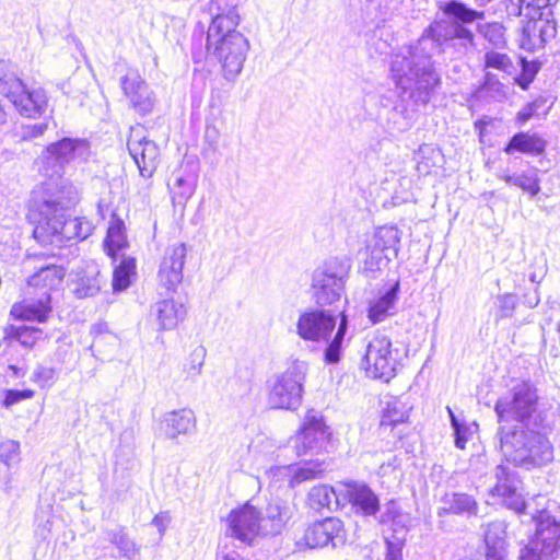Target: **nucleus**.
Masks as SVG:
<instances>
[{
	"instance_id": "1",
	"label": "nucleus",
	"mask_w": 560,
	"mask_h": 560,
	"mask_svg": "<svg viewBox=\"0 0 560 560\" xmlns=\"http://www.w3.org/2000/svg\"><path fill=\"white\" fill-rule=\"evenodd\" d=\"M439 9L452 22L435 21L412 45L402 47L392 56L390 77L399 91V102L390 109L387 124L394 131L404 132L417 119L418 106H424L441 84L432 56L453 47L466 54L475 47V35L466 24L485 19V12L464 2H441Z\"/></svg>"
},
{
	"instance_id": "2",
	"label": "nucleus",
	"mask_w": 560,
	"mask_h": 560,
	"mask_svg": "<svg viewBox=\"0 0 560 560\" xmlns=\"http://www.w3.org/2000/svg\"><path fill=\"white\" fill-rule=\"evenodd\" d=\"M74 202L63 190L51 189V180L43 184L34 199L31 218L35 223L34 237L43 245L62 247L72 240L83 241L93 231L85 218H70L68 210Z\"/></svg>"
},
{
	"instance_id": "3",
	"label": "nucleus",
	"mask_w": 560,
	"mask_h": 560,
	"mask_svg": "<svg viewBox=\"0 0 560 560\" xmlns=\"http://www.w3.org/2000/svg\"><path fill=\"white\" fill-rule=\"evenodd\" d=\"M542 427L501 425L498 430L500 450L506 462L527 469L552 460L553 448L540 432Z\"/></svg>"
},
{
	"instance_id": "4",
	"label": "nucleus",
	"mask_w": 560,
	"mask_h": 560,
	"mask_svg": "<svg viewBox=\"0 0 560 560\" xmlns=\"http://www.w3.org/2000/svg\"><path fill=\"white\" fill-rule=\"evenodd\" d=\"M494 411L499 422L544 427L545 416L539 410L538 388L530 381L515 382L498 398Z\"/></svg>"
},
{
	"instance_id": "5",
	"label": "nucleus",
	"mask_w": 560,
	"mask_h": 560,
	"mask_svg": "<svg viewBox=\"0 0 560 560\" xmlns=\"http://www.w3.org/2000/svg\"><path fill=\"white\" fill-rule=\"evenodd\" d=\"M207 50L221 65L224 79L234 81L242 72L249 42L236 28L217 31V26L209 27Z\"/></svg>"
},
{
	"instance_id": "6",
	"label": "nucleus",
	"mask_w": 560,
	"mask_h": 560,
	"mask_svg": "<svg viewBox=\"0 0 560 560\" xmlns=\"http://www.w3.org/2000/svg\"><path fill=\"white\" fill-rule=\"evenodd\" d=\"M307 364L292 362L284 371L273 374L267 382L268 404L271 408L295 410L302 404Z\"/></svg>"
},
{
	"instance_id": "7",
	"label": "nucleus",
	"mask_w": 560,
	"mask_h": 560,
	"mask_svg": "<svg viewBox=\"0 0 560 560\" xmlns=\"http://www.w3.org/2000/svg\"><path fill=\"white\" fill-rule=\"evenodd\" d=\"M401 360V350L393 345L392 339L386 335L376 334L366 345L361 366L366 376L388 382L396 375Z\"/></svg>"
},
{
	"instance_id": "8",
	"label": "nucleus",
	"mask_w": 560,
	"mask_h": 560,
	"mask_svg": "<svg viewBox=\"0 0 560 560\" xmlns=\"http://www.w3.org/2000/svg\"><path fill=\"white\" fill-rule=\"evenodd\" d=\"M533 518L536 533L523 549L520 560H553L560 549V522L546 510L539 511Z\"/></svg>"
},
{
	"instance_id": "9",
	"label": "nucleus",
	"mask_w": 560,
	"mask_h": 560,
	"mask_svg": "<svg viewBox=\"0 0 560 560\" xmlns=\"http://www.w3.org/2000/svg\"><path fill=\"white\" fill-rule=\"evenodd\" d=\"M0 94L9 98L22 116L28 118L42 116L48 107V96L43 88L27 89L13 73L0 78Z\"/></svg>"
},
{
	"instance_id": "10",
	"label": "nucleus",
	"mask_w": 560,
	"mask_h": 560,
	"mask_svg": "<svg viewBox=\"0 0 560 560\" xmlns=\"http://www.w3.org/2000/svg\"><path fill=\"white\" fill-rule=\"evenodd\" d=\"M91 156V145L86 139L63 138L46 147L40 155V161L46 170L54 168L52 174H59L60 170L70 163H83Z\"/></svg>"
},
{
	"instance_id": "11",
	"label": "nucleus",
	"mask_w": 560,
	"mask_h": 560,
	"mask_svg": "<svg viewBox=\"0 0 560 560\" xmlns=\"http://www.w3.org/2000/svg\"><path fill=\"white\" fill-rule=\"evenodd\" d=\"M329 436L330 432L322 418L308 413L301 431L290 439V445L298 456L313 455L326 450Z\"/></svg>"
},
{
	"instance_id": "12",
	"label": "nucleus",
	"mask_w": 560,
	"mask_h": 560,
	"mask_svg": "<svg viewBox=\"0 0 560 560\" xmlns=\"http://www.w3.org/2000/svg\"><path fill=\"white\" fill-rule=\"evenodd\" d=\"M346 541L343 523L337 517H327L310 524L298 539L299 546L323 548L328 545L337 547Z\"/></svg>"
},
{
	"instance_id": "13",
	"label": "nucleus",
	"mask_w": 560,
	"mask_h": 560,
	"mask_svg": "<svg viewBox=\"0 0 560 560\" xmlns=\"http://www.w3.org/2000/svg\"><path fill=\"white\" fill-rule=\"evenodd\" d=\"M399 243L400 232L396 226L376 229L366 247V254L369 255L364 260L366 269H380L392 259V256L396 257Z\"/></svg>"
},
{
	"instance_id": "14",
	"label": "nucleus",
	"mask_w": 560,
	"mask_h": 560,
	"mask_svg": "<svg viewBox=\"0 0 560 560\" xmlns=\"http://www.w3.org/2000/svg\"><path fill=\"white\" fill-rule=\"evenodd\" d=\"M343 294L342 271H337L331 262L317 268L312 277V296L319 306L340 301Z\"/></svg>"
},
{
	"instance_id": "15",
	"label": "nucleus",
	"mask_w": 560,
	"mask_h": 560,
	"mask_svg": "<svg viewBox=\"0 0 560 560\" xmlns=\"http://www.w3.org/2000/svg\"><path fill=\"white\" fill-rule=\"evenodd\" d=\"M336 325L337 316L330 311L310 310L299 316L296 334L306 341L327 342Z\"/></svg>"
},
{
	"instance_id": "16",
	"label": "nucleus",
	"mask_w": 560,
	"mask_h": 560,
	"mask_svg": "<svg viewBox=\"0 0 560 560\" xmlns=\"http://www.w3.org/2000/svg\"><path fill=\"white\" fill-rule=\"evenodd\" d=\"M127 147L138 166L140 175L143 178H150L158 166L160 156L159 147L154 141L147 139L141 126L130 129Z\"/></svg>"
},
{
	"instance_id": "17",
	"label": "nucleus",
	"mask_w": 560,
	"mask_h": 560,
	"mask_svg": "<svg viewBox=\"0 0 560 560\" xmlns=\"http://www.w3.org/2000/svg\"><path fill=\"white\" fill-rule=\"evenodd\" d=\"M228 534L245 545H250L257 535L262 534L259 512L249 503L233 510L228 516Z\"/></svg>"
},
{
	"instance_id": "18",
	"label": "nucleus",
	"mask_w": 560,
	"mask_h": 560,
	"mask_svg": "<svg viewBox=\"0 0 560 560\" xmlns=\"http://www.w3.org/2000/svg\"><path fill=\"white\" fill-rule=\"evenodd\" d=\"M187 248L184 243L168 246L161 259L158 279L167 291L174 292L183 280V269Z\"/></svg>"
},
{
	"instance_id": "19",
	"label": "nucleus",
	"mask_w": 560,
	"mask_h": 560,
	"mask_svg": "<svg viewBox=\"0 0 560 560\" xmlns=\"http://www.w3.org/2000/svg\"><path fill=\"white\" fill-rule=\"evenodd\" d=\"M120 86L131 107L138 114L147 115L152 112L155 104V95L138 72L129 71L124 75L120 79Z\"/></svg>"
},
{
	"instance_id": "20",
	"label": "nucleus",
	"mask_w": 560,
	"mask_h": 560,
	"mask_svg": "<svg viewBox=\"0 0 560 560\" xmlns=\"http://www.w3.org/2000/svg\"><path fill=\"white\" fill-rule=\"evenodd\" d=\"M497 483L493 488V493L500 495L504 500V504L521 514L525 511L526 503L523 497L517 492L520 480L514 474L503 466L499 465L495 468Z\"/></svg>"
},
{
	"instance_id": "21",
	"label": "nucleus",
	"mask_w": 560,
	"mask_h": 560,
	"mask_svg": "<svg viewBox=\"0 0 560 560\" xmlns=\"http://www.w3.org/2000/svg\"><path fill=\"white\" fill-rule=\"evenodd\" d=\"M187 311L183 303L173 298H165L156 301L151 306V317L158 326L159 331L172 330L186 317Z\"/></svg>"
},
{
	"instance_id": "22",
	"label": "nucleus",
	"mask_w": 560,
	"mask_h": 560,
	"mask_svg": "<svg viewBox=\"0 0 560 560\" xmlns=\"http://www.w3.org/2000/svg\"><path fill=\"white\" fill-rule=\"evenodd\" d=\"M400 283L395 281L387 288L378 291L377 295L369 302L368 317L373 324L384 322L397 312Z\"/></svg>"
},
{
	"instance_id": "23",
	"label": "nucleus",
	"mask_w": 560,
	"mask_h": 560,
	"mask_svg": "<svg viewBox=\"0 0 560 560\" xmlns=\"http://www.w3.org/2000/svg\"><path fill=\"white\" fill-rule=\"evenodd\" d=\"M51 310V295L42 293L38 298H28L13 304L10 313L18 319L44 323Z\"/></svg>"
},
{
	"instance_id": "24",
	"label": "nucleus",
	"mask_w": 560,
	"mask_h": 560,
	"mask_svg": "<svg viewBox=\"0 0 560 560\" xmlns=\"http://www.w3.org/2000/svg\"><path fill=\"white\" fill-rule=\"evenodd\" d=\"M293 511V505L282 500L270 502L264 514L259 512L262 535L280 534L292 517Z\"/></svg>"
},
{
	"instance_id": "25",
	"label": "nucleus",
	"mask_w": 560,
	"mask_h": 560,
	"mask_svg": "<svg viewBox=\"0 0 560 560\" xmlns=\"http://www.w3.org/2000/svg\"><path fill=\"white\" fill-rule=\"evenodd\" d=\"M198 183V175L195 172L178 170L173 173L168 189L174 207L185 209L188 200L194 196Z\"/></svg>"
},
{
	"instance_id": "26",
	"label": "nucleus",
	"mask_w": 560,
	"mask_h": 560,
	"mask_svg": "<svg viewBox=\"0 0 560 560\" xmlns=\"http://www.w3.org/2000/svg\"><path fill=\"white\" fill-rule=\"evenodd\" d=\"M208 10L212 18L209 27L217 26V31H231L238 25L237 0H210Z\"/></svg>"
},
{
	"instance_id": "27",
	"label": "nucleus",
	"mask_w": 560,
	"mask_h": 560,
	"mask_svg": "<svg viewBox=\"0 0 560 560\" xmlns=\"http://www.w3.org/2000/svg\"><path fill=\"white\" fill-rule=\"evenodd\" d=\"M441 506L438 510V515L445 514L464 515L467 517L477 516L479 505L476 499L465 492H450L445 493L441 499Z\"/></svg>"
},
{
	"instance_id": "28",
	"label": "nucleus",
	"mask_w": 560,
	"mask_h": 560,
	"mask_svg": "<svg viewBox=\"0 0 560 560\" xmlns=\"http://www.w3.org/2000/svg\"><path fill=\"white\" fill-rule=\"evenodd\" d=\"M347 495L355 511L365 516L374 515L380 509L377 495L364 483L349 482Z\"/></svg>"
},
{
	"instance_id": "29",
	"label": "nucleus",
	"mask_w": 560,
	"mask_h": 560,
	"mask_svg": "<svg viewBox=\"0 0 560 560\" xmlns=\"http://www.w3.org/2000/svg\"><path fill=\"white\" fill-rule=\"evenodd\" d=\"M65 270L60 266L54 264L39 267L38 271L28 278V287L34 288L37 294L42 293L50 295L52 291L59 289L65 278Z\"/></svg>"
},
{
	"instance_id": "30",
	"label": "nucleus",
	"mask_w": 560,
	"mask_h": 560,
	"mask_svg": "<svg viewBox=\"0 0 560 560\" xmlns=\"http://www.w3.org/2000/svg\"><path fill=\"white\" fill-rule=\"evenodd\" d=\"M196 425V417L190 409L168 412L162 420V430L170 440L188 434Z\"/></svg>"
},
{
	"instance_id": "31",
	"label": "nucleus",
	"mask_w": 560,
	"mask_h": 560,
	"mask_svg": "<svg viewBox=\"0 0 560 560\" xmlns=\"http://www.w3.org/2000/svg\"><path fill=\"white\" fill-rule=\"evenodd\" d=\"M546 141L537 133L517 132L515 133L503 151L506 154L521 152L530 155H540L546 149Z\"/></svg>"
},
{
	"instance_id": "32",
	"label": "nucleus",
	"mask_w": 560,
	"mask_h": 560,
	"mask_svg": "<svg viewBox=\"0 0 560 560\" xmlns=\"http://www.w3.org/2000/svg\"><path fill=\"white\" fill-rule=\"evenodd\" d=\"M97 276L95 268L77 272L71 279L73 294L79 299L94 296L100 291Z\"/></svg>"
},
{
	"instance_id": "33",
	"label": "nucleus",
	"mask_w": 560,
	"mask_h": 560,
	"mask_svg": "<svg viewBox=\"0 0 560 560\" xmlns=\"http://www.w3.org/2000/svg\"><path fill=\"white\" fill-rule=\"evenodd\" d=\"M338 504L336 492L332 487L327 485L314 486L307 494V504L315 511L331 509V504Z\"/></svg>"
},
{
	"instance_id": "34",
	"label": "nucleus",
	"mask_w": 560,
	"mask_h": 560,
	"mask_svg": "<svg viewBox=\"0 0 560 560\" xmlns=\"http://www.w3.org/2000/svg\"><path fill=\"white\" fill-rule=\"evenodd\" d=\"M284 469L292 472L289 477V487L295 488L304 481L318 478L325 470V467L322 462H308L293 469L290 467Z\"/></svg>"
},
{
	"instance_id": "35",
	"label": "nucleus",
	"mask_w": 560,
	"mask_h": 560,
	"mask_svg": "<svg viewBox=\"0 0 560 560\" xmlns=\"http://www.w3.org/2000/svg\"><path fill=\"white\" fill-rule=\"evenodd\" d=\"M408 406L396 397H392L384 408L381 427H394L408 418Z\"/></svg>"
},
{
	"instance_id": "36",
	"label": "nucleus",
	"mask_w": 560,
	"mask_h": 560,
	"mask_svg": "<svg viewBox=\"0 0 560 560\" xmlns=\"http://www.w3.org/2000/svg\"><path fill=\"white\" fill-rule=\"evenodd\" d=\"M347 329H348L347 317L343 314H341V319L337 327V331H336L334 338L328 342V345L325 349V352H324V358L327 363L335 364L340 361L342 346H343Z\"/></svg>"
},
{
	"instance_id": "37",
	"label": "nucleus",
	"mask_w": 560,
	"mask_h": 560,
	"mask_svg": "<svg viewBox=\"0 0 560 560\" xmlns=\"http://www.w3.org/2000/svg\"><path fill=\"white\" fill-rule=\"evenodd\" d=\"M485 68L494 69L505 75L516 73V66L508 54L489 50L485 54Z\"/></svg>"
},
{
	"instance_id": "38",
	"label": "nucleus",
	"mask_w": 560,
	"mask_h": 560,
	"mask_svg": "<svg viewBox=\"0 0 560 560\" xmlns=\"http://www.w3.org/2000/svg\"><path fill=\"white\" fill-rule=\"evenodd\" d=\"M477 31L493 48L501 49L505 47V27L501 23L478 24Z\"/></svg>"
},
{
	"instance_id": "39",
	"label": "nucleus",
	"mask_w": 560,
	"mask_h": 560,
	"mask_svg": "<svg viewBox=\"0 0 560 560\" xmlns=\"http://www.w3.org/2000/svg\"><path fill=\"white\" fill-rule=\"evenodd\" d=\"M136 260L131 257H125L115 268L113 275L114 291L126 290L130 285V277L135 273Z\"/></svg>"
},
{
	"instance_id": "40",
	"label": "nucleus",
	"mask_w": 560,
	"mask_h": 560,
	"mask_svg": "<svg viewBox=\"0 0 560 560\" xmlns=\"http://www.w3.org/2000/svg\"><path fill=\"white\" fill-rule=\"evenodd\" d=\"M206 359V349L201 346L196 347L189 354L187 362L183 366V372L187 378H196L201 374Z\"/></svg>"
},
{
	"instance_id": "41",
	"label": "nucleus",
	"mask_w": 560,
	"mask_h": 560,
	"mask_svg": "<svg viewBox=\"0 0 560 560\" xmlns=\"http://www.w3.org/2000/svg\"><path fill=\"white\" fill-rule=\"evenodd\" d=\"M479 92L492 100L502 101L506 96V86L493 73L487 72Z\"/></svg>"
},
{
	"instance_id": "42",
	"label": "nucleus",
	"mask_w": 560,
	"mask_h": 560,
	"mask_svg": "<svg viewBox=\"0 0 560 560\" xmlns=\"http://www.w3.org/2000/svg\"><path fill=\"white\" fill-rule=\"evenodd\" d=\"M506 526L501 521L488 524L485 532V542L487 547L505 548Z\"/></svg>"
},
{
	"instance_id": "43",
	"label": "nucleus",
	"mask_w": 560,
	"mask_h": 560,
	"mask_svg": "<svg viewBox=\"0 0 560 560\" xmlns=\"http://www.w3.org/2000/svg\"><path fill=\"white\" fill-rule=\"evenodd\" d=\"M40 334L39 329L26 325L11 327V336L24 347H32Z\"/></svg>"
},
{
	"instance_id": "44",
	"label": "nucleus",
	"mask_w": 560,
	"mask_h": 560,
	"mask_svg": "<svg viewBox=\"0 0 560 560\" xmlns=\"http://www.w3.org/2000/svg\"><path fill=\"white\" fill-rule=\"evenodd\" d=\"M527 33H539V37L544 38V45L556 36V25L548 20L529 21L526 24Z\"/></svg>"
},
{
	"instance_id": "45",
	"label": "nucleus",
	"mask_w": 560,
	"mask_h": 560,
	"mask_svg": "<svg viewBox=\"0 0 560 560\" xmlns=\"http://www.w3.org/2000/svg\"><path fill=\"white\" fill-rule=\"evenodd\" d=\"M112 542L119 549L120 553L128 559H133L138 553L136 544L122 532L114 533Z\"/></svg>"
},
{
	"instance_id": "46",
	"label": "nucleus",
	"mask_w": 560,
	"mask_h": 560,
	"mask_svg": "<svg viewBox=\"0 0 560 560\" xmlns=\"http://www.w3.org/2000/svg\"><path fill=\"white\" fill-rule=\"evenodd\" d=\"M515 186L528 192L532 197H535L540 191L539 178L536 172L533 174H517L515 178Z\"/></svg>"
},
{
	"instance_id": "47",
	"label": "nucleus",
	"mask_w": 560,
	"mask_h": 560,
	"mask_svg": "<svg viewBox=\"0 0 560 560\" xmlns=\"http://www.w3.org/2000/svg\"><path fill=\"white\" fill-rule=\"evenodd\" d=\"M20 444L16 441L8 440L0 444V460L7 466L19 459Z\"/></svg>"
},
{
	"instance_id": "48",
	"label": "nucleus",
	"mask_w": 560,
	"mask_h": 560,
	"mask_svg": "<svg viewBox=\"0 0 560 560\" xmlns=\"http://www.w3.org/2000/svg\"><path fill=\"white\" fill-rule=\"evenodd\" d=\"M521 65L522 75L517 80V83L522 89L526 90L537 74L539 66L536 62L527 61L526 59H521Z\"/></svg>"
},
{
	"instance_id": "49",
	"label": "nucleus",
	"mask_w": 560,
	"mask_h": 560,
	"mask_svg": "<svg viewBox=\"0 0 560 560\" xmlns=\"http://www.w3.org/2000/svg\"><path fill=\"white\" fill-rule=\"evenodd\" d=\"M520 45L523 49L534 51L540 47H544V38L539 37V33H527L526 25L523 27Z\"/></svg>"
},
{
	"instance_id": "50",
	"label": "nucleus",
	"mask_w": 560,
	"mask_h": 560,
	"mask_svg": "<svg viewBox=\"0 0 560 560\" xmlns=\"http://www.w3.org/2000/svg\"><path fill=\"white\" fill-rule=\"evenodd\" d=\"M498 301V316L501 318L510 317L512 316L515 306H516V299L513 294H502L497 298Z\"/></svg>"
},
{
	"instance_id": "51",
	"label": "nucleus",
	"mask_w": 560,
	"mask_h": 560,
	"mask_svg": "<svg viewBox=\"0 0 560 560\" xmlns=\"http://www.w3.org/2000/svg\"><path fill=\"white\" fill-rule=\"evenodd\" d=\"M404 538H394L390 539L388 537L385 538L386 542V555L385 560H402V548H404Z\"/></svg>"
},
{
	"instance_id": "52",
	"label": "nucleus",
	"mask_w": 560,
	"mask_h": 560,
	"mask_svg": "<svg viewBox=\"0 0 560 560\" xmlns=\"http://www.w3.org/2000/svg\"><path fill=\"white\" fill-rule=\"evenodd\" d=\"M48 125L46 122L26 125L22 127L21 137L23 140H32L44 135Z\"/></svg>"
},
{
	"instance_id": "53",
	"label": "nucleus",
	"mask_w": 560,
	"mask_h": 560,
	"mask_svg": "<svg viewBox=\"0 0 560 560\" xmlns=\"http://www.w3.org/2000/svg\"><path fill=\"white\" fill-rule=\"evenodd\" d=\"M32 396H33V392L28 390V389H26V390L10 389L5 394L3 404L5 407H10L21 400L28 399Z\"/></svg>"
},
{
	"instance_id": "54",
	"label": "nucleus",
	"mask_w": 560,
	"mask_h": 560,
	"mask_svg": "<svg viewBox=\"0 0 560 560\" xmlns=\"http://www.w3.org/2000/svg\"><path fill=\"white\" fill-rule=\"evenodd\" d=\"M34 375L43 386L52 383L56 376V370L50 366L39 365L36 368Z\"/></svg>"
},
{
	"instance_id": "55",
	"label": "nucleus",
	"mask_w": 560,
	"mask_h": 560,
	"mask_svg": "<svg viewBox=\"0 0 560 560\" xmlns=\"http://www.w3.org/2000/svg\"><path fill=\"white\" fill-rule=\"evenodd\" d=\"M122 230L124 222L120 220L113 222L108 229L107 237L110 240L113 244H115L118 247L121 245L124 241Z\"/></svg>"
},
{
	"instance_id": "56",
	"label": "nucleus",
	"mask_w": 560,
	"mask_h": 560,
	"mask_svg": "<svg viewBox=\"0 0 560 560\" xmlns=\"http://www.w3.org/2000/svg\"><path fill=\"white\" fill-rule=\"evenodd\" d=\"M447 412L451 418L452 428L454 429L455 446L463 447V442H464L463 430H466V428H462L460 424H463L464 422H460L456 418V416L454 415L453 410L450 407H447Z\"/></svg>"
},
{
	"instance_id": "57",
	"label": "nucleus",
	"mask_w": 560,
	"mask_h": 560,
	"mask_svg": "<svg viewBox=\"0 0 560 560\" xmlns=\"http://www.w3.org/2000/svg\"><path fill=\"white\" fill-rule=\"evenodd\" d=\"M172 517L168 512H160L152 520V525L159 530L160 538L164 536L166 528L168 527Z\"/></svg>"
},
{
	"instance_id": "58",
	"label": "nucleus",
	"mask_w": 560,
	"mask_h": 560,
	"mask_svg": "<svg viewBox=\"0 0 560 560\" xmlns=\"http://www.w3.org/2000/svg\"><path fill=\"white\" fill-rule=\"evenodd\" d=\"M557 2L558 0H518L520 10H523V8L540 10L548 8L549 5H552ZM520 14H522V11H520Z\"/></svg>"
},
{
	"instance_id": "59",
	"label": "nucleus",
	"mask_w": 560,
	"mask_h": 560,
	"mask_svg": "<svg viewBox=\"0 0 560 560\" xmlns=\"http://www.w3.org/2000/svg\"><path fill=\"white\" fill-rule=\"evenodd\" d=\"M505 548L487 547L486 560H504Z\"/></svg>"
},
{
	"instance_id": "60",
	"label": "nucleus",
	"mask_w": 560,
	"mask_h": 560,
	"mask_svg": "<svg viewBox=\"0 0 560 560\" xmlns=\"http://www.w3.org/2000/svg\"><path fill=\"white\" fill-rule=\"evenodd\" d=\"M462 428H466V430H463V447H459L460 450H464L466 447V443L469 440V438L472 435V433L477 430V423L474 422L471 424L463 423L460 424Z\"/></svg>"
},
{
	"instance_id": "61",
	"label": "nucleus",
	"mask_w": 560,
	"mask_h": 560,
	"mask_svg": "<svg viewBox=\"0 0 560 560\" xmlns=\"http://www.w3.org/2000/svg\"><path fill=\"white\" fill-rule=\"evenodd\" d=\"M499 178L504 180L509 185L515 186V178H517V175L501 174L499 175Z\"/></svg>"
},
{
	"instance_id": "62",
	"label": "nucleus",
	"mask_w": 560,
	"mask_h": 560,
	"mask_svg": "<svg viewBox=\"0 0 560 560\" xmlns=\"http://www.w3.org/2000/svg\"><path fill=\"white\" fill-rule=\"evenodd\" d=\"M530 117H532V113H530V112H525V110H523V112H520V113L517 114V120H518L521 124H523V122L527 121Z\"/></svg>"
},
{
	"instance_id": "63",
	"label": "nucleus",
	"mask_w": 560,
	"mask_h": 560,
	"mask_svg": "<svg viewBox=\"0 0 560 560\" xmlns=\"http://www.w3.org/2000/svg\"><path fill=\"white\" fill-rule=\"evenodd\" d=\"M492 0H474V3L476 4V7L478 8H483L486 7L487 4H489Z\"/></svg>"
},
{
	"instance_id": "64",
	"label": "nucleus",
	"mask_w": 560,
	"mask_h": 560,
	"mask_svg": "<svg viewBox=\"0 0 560 560\" xmlns=\"http://www.w3.org/2000/svg\"><path fill=\"white\" fill-rule=\"evenodd\" d=\"M527 303L530 307H535L539 303V298L535 295L533 299L528 300Z\"/></svg>"
}]
</instances>
